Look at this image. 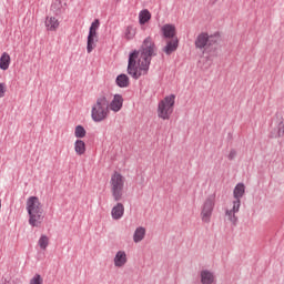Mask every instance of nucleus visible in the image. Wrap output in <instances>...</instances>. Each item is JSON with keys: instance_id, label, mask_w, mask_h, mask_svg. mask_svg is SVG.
Listing matches in <instances>:
<instances>
[{"instance_id": "nucleus-1", "label": "nucleus", "mask_w": 284, "mask_h": 284, "mask_svg": "<svg viewBox=\"0 0 284 284\" xmlns=\"http://www.w3.org/2000/svg\"><path fill=\"white\" fill-rule=\"evenodd\" d=\"M152 57H156V44L152 37H148L143 40L139 51L134 50L129 54L128 74L135 81L148 74Z\"/></svg>"}, {"instance_id": "nucleus-2", "label": "nucleus", "mask_w": 284, "mask_h": 284, "mask_svg": "<svg viewBox=\"0 0 284 284\" xmlns=\"http://www.w3.org/2000/svg\"><path fill=\"white\" fill-rule=\"evenodd\" d=\"M27 212L29 214V225L31 227H41V223H43V205L39 201L37 196H30L27 200Z\"/></svg>"}, {"instance_id": "nucleus-3", "label": "nucleus", "mask_w": 284, "mask_h": 284, "mask_svg": "<svg viewBox=\"0 0 284 284\" xmlns=\"http://www.w3.org/2000/svg\"><path fill=\"white\" fill-rule=\"evenodd\" d=\"M110 114V101L104 95L97 99L91 109V118L94 123L105 121Z\"/></svg>"}, {"instance_id": "nucleus-4", "label": "nucleus", "mask_w": 284, "mask_h": 284, "mask_svg": "<svg viewBox=\"0 0 284 284\" xmlns=\"http://www.w3.org/2000/svg\"><path fill=\"white\" fill-rule=\"evenodd\" d=\"M221 41V34L219 32L214 34H207V32L200 33L195 39V48L197 50H210V48L219 44Z\"/></svg>"}, {"instance_id": "nucleus-5", "label": "nucleus", "mask_w": 284, "mask_h": 284, "mask_svg": "<svg viewBox=\"0 0 284 284\" xmlns=\"http://www.w3.org/2000/svg\"><path fill=\"white\" fill-rule=\"evenodd\" d=\"M175 99L176 95L171 94L169 97H165L162 101H160L158 105V116L160 119H163L164 121H168V119H170L172 112H174Z\"/></svg>"}, {"instance_id": "nucleus-6", "label": "nucleus", "mask_w": 284, "mask_h": 284, "mask_svg": "<svg viewBox=\"0 0 284 284\" xmlns=\"http://www.w3.org/2000/svg\"><path fill=\"white\" fill-rule=\"evenodd\" d=\"M111 193L114 201L119 202L123 199V187H125V178L121 173L115 172L110 180Z\"/></svg>"}, {"instance_id": "nucleus-7", "label": "nucleus", "mask_w": 284, "mask_h": 284, "mask_svg": "<svg viewBox=\"0 0 284 284\" xmlns=\"http://www.w3.org/2000/svg\"><path fill=\"white\" fill-rule=\"evenodd\" d=\"M215 201V194L209 195L207 199L205 200L201 211V219L203 223H210L212 219V212H214Z\"/></svg>"}, {"instance_id": "nucleus-8", "label": "nucleus", "mask_w": 284, "mask_h": 284, "mask_svg": "<svg viewBox=\"0 0 284 284\" xmlns=\"http://www.w3.org/2000/svg\"><path fill=\"white\" fill-rule=\"evenodd\" d=\"M99 19H95L89 29V36H88V42H87V52L90 54L97 48V44L94 43V38L97 37V30H99Z\"/></svg>"}, {"instance_id": "nucleus-9", "label": "nucleus", "mask_w": 284, "mask_h": 284, "mask_svg": "<svg viewBox=\"0 0 284 284\" xmlns=\"http://www.w3.org/2000/svg\"><path fill=\"white\" fill-rule=\"evenodd\" d=\"M121 108H123V95L115 94L113 100L109 103V110H112V112H121Z\"/></svg>"}, {"instance_id": "nucleus-10", "label": "nucleus", "mask_w": 284, "mask_h": 284, "mask_svg": "<svg viewBox=\"0 0 284 284\" xmlns=\"http://www.w3.org/2000/svg\"><path fill=\"white\" fill-rule=\"evenodd\" d=\"M162 32H163V37L164 39H178L176 38V27H174V24H164L162 27Z\"/></svg>"}, {"instance_id": "nucleus-11", "label": "nucleus", "mask_w": 284, "mask_h": 284, "mask_svg": "<svg viewBox=\"0 0 284 284\" xmlns=\"http://www.w3.org/2000/svg\"><path fill=\"white\" fill-rule=\"evenodd\" d=\"M271 139H282L284 136V121L283 118H280L276 128L271 131Z\"/></svg>"}, {"instance_id": "nucleus-12", "label": "nucleus", "mask_w": 284, "mask_h": 284, "mask_svg": "<svg viewBox=\"0 0 284 284\" xmlns=\"http://www.w3.org/2000/svg\"><path fill=\"white\" fill-rule=\"evenodd\" d=\"M123 214H125V206H123L122 203H118L115 206H113L111 215L114 221L123 219Z\"/></svg>"}, {"instance_id": "nucleus-13", "label": "nucleus", "mask_w": 284, "mask_h": 284, "mask_svg": "<svg viewBox=\"0 0 284 284\" xmlns=\"http://www.w3.org/2000/svg\"><path fill=\"white\" fill-rule=\"evenodd\" d=\"M113 262L115 267H123L125 263H128V254H125V251H118Z\"/></svg>"}, {"instance_id": "nucleus-14", "label": "nucleus", "mask_w": 284, "mask_h": 284, "mask_svg": "<svg viewBox=\"0 0 284 284\" xmlns=\"http://www.w3.org/2000/svg\"><path fill=\"white\" fill-rule=\"evenodd\" d=\"M179 49V38H173V40H169L166 45L162 49L168 55L172 54V52H176Z\"/></svg>"}, {"instance_id": "nucleus-15", "label": "nucleus", "mask_w": 284, "mask_h": 284, "mask_svg": "<svg viewBox=\"0 0 284 284\" xmlns=\"http://www.w3.org/2000/svg\"><path fill=\"white\" fill-rule=\"evenodd\" d=\"M201 283L202 284H212L214 283V273L210 272L209 270L201 271Z\"/></svg>"}, {"instance_id": "nucleus-16", "label": "nucleus", "mask_w": 284, "mask_h": 284, "mask_svg": "<svg viewBox=\"0 0 284 284\" xmlns=\"http://www.w3.org/2000/svg\"><path fill=\"white\" fill-rule=\"evenodd\" d=\"M45 28L50 32L57 31V29L59 28V20L57 18H54V17H47V19H45Z\"/></svg>"}, {"instance_id": "nucleus-17", "label": "nucleus", "mask_w": 284, "mask_h": 284, "mask_svg": "<svg viewBox=\"0 0 284 284\" xmlns=\"http://www.w3.org/2000/svg\"><path fill=\"white\" fill-rule=\"evenodd\" d=\"M115 83L118 88H129L130 87V78L125 73H121L116 77Z\"/></svg>"}, {"instance_id": "nucleus-18", "label": "nucleus", "mask_w": 284, "mask_h": 284, "mask_svg": "<svg viewBox=\"0 0 284 284\" xmlns=\"http://www.w3.org/2000/svg\"><path fill=\"white\" fill-rule=\"evenodd\" d=\"M152 19V13L148 9L140 11L139 13V23L140 26H145L148 21Z\"/></svg>"}, {"instance_id": "nucleus-19", "label": "nucleus", "mask_w": 284, "mask_h": 284, "mask_svg": "<svg viewBox=\"0 0 284 284\" xmlns=\"http://www.w3.org/2000/svg\"><path fill=\"white\" fill-rule=\"evenodd\" d=\"M145 239V227L139 226L135 229L133 234L134 243H141Z\"/></svg>"}, {"instance_id": "nucleus-20", "label": "nucleus", "mask_w": 284, "mask_h": 284, "mask_svg": "<svg viewBox=\"0 0 284 284\" xmlns=\"http://www.w3.org/2000/svg\"><path fill=\"white\" fill-rule=\"evenodd\" d=\"M244 195H245V184L243 183L236 184L233 191L234 199L241 200L243 199Z\"/></svg>"}, {"instance_id": "nucleus-21", "label": "nucleus", "mask_w": 284, "mask_h": 284, "mask_svg": "<svg viewBox=\"0 0 284 284\" xmlns=\"http://www.w3.org/2000/svg\"><path fill=\"white\" fill-rule=\"evenodd\" d=\"M10 68V54L3 52L0 58V70H8Z\"/></svg>"}, {"instance_id": "nucleus-22", "label": "nucleus", "mask_w": 284, "mask_h": 284, "mask_svg": "<svg viewBox=\"0 0 284 284\" xmlns=\"http://www.w3.org/2000/svg\"><path fill=\"white\" fill-rule=\"evenodd\" d=\"M74 150L79 156H83V154H85V142H83V140H77L74 143Z\"/></svg>"}, {"instance_id": "nucleus-23", "label": "nucleus", "mask_w": 284, "mask_h": 284, "mask_svg": "<svg viewBox=\"0 0 284 284\" xmlns=\"http://www.w3.org/2000/svg\"><path fill=\"white\" fill-rule=\"evenodd\" d=\"M225 216L227 219V221H230V223H232V225L236 226L239 223V217L236 216V212L232 211V210H226L225 211Z\"/></svg>"}, {"instance_id": "nucleus-24", "label": "nucleus", "mask_w": 284, "mask_h": 284, "mask_svg": "<svg viewBox=\"0 0 284 284\" xmlns=\"http://www.w3.org/2000/svg\"><path fill=\"white\" fill-rule=\"evenodd\" d=\"M38 245L40 250H48V245H50V237H48V235H41L38 241Z\"/></svg>"}, {"instance_id": "nucleus-25", "label": "nucleus", "mask_w": 284, "mask_h": 284, "mask_svg": "<svg viewBox=\"0 0 284 284\" xmlns=\"http://www.w3.org/2000/svg\"><path fill=\"white\" fill-rule=\"evenodd\" d=\"M124 37L128 39V41L132 40L134 37H136V28L132 26L126 27Z\"/></svg>"}, {"instance_id": "nucleus-26", "label": "nucleus", "mask_w": 284, "mask_h": 284, "mask_svg": "<svg viewBox=\"0 0 284 284\" xmlns=\"http://www.w3.org/2000/svg\"><path fill=\"white\" fill-rule=\"evenodd\" d=\"M85 134H87V132H85V128H83V125L75 126L74 136L77 139H83L85 136Z\"/></svg>"}, {"instance_id": "nucleus-27", "label": "nucleus", "mask_w": 284, "mask_h": 284, "mask_svg": "<svg viewBox=\"0 0 284 284\" xmlns=\"http://www.w3.org/2000/svg\"><path fill=\"white\" fill-rule=\"evenodd\" d=\"M241 210V200L235 199L233 201V207L231 209V211L235 212L239 214V211Z\"/></svg>"}, {"instance_id": "nucleus-28", "label": "nucleus", "mask_w": 284, "mask_h": 284, "mask_svg": "<svg viewBox=\"0 0 284 284\" xmlns=\"http://www.w3.org/2000/svg\"><path fill=\"white\" fill-rule=\"evenodd\" d=\"M29 284H43V277H41L39 274H36L31 280Z\"/></svg>"}, {"instance_id": "nucleus-29", "label": "nucleus", "mask_w": 284, "mask_h": 284, "mask_svg": "<svg viewBox=\"0 0 284 284\" xmlns=\"http://www.w3.org/2000/svg\"><path fill=\"white\" fill-rule=\"evenodd\" d=\"M229 161H234L236 159V150H231L227 155Z\"/></svg>"}, {"instance_id": "nucleus-30", "label": "nucleus", "mask_w": 284, "mask_h": 284, "mask_svg": "<svg viewBox=\"0 0 284 284\" xmlns=\"http://www.w3.org/2000/svg\"><path fill=\"white\" fill-rule=\"evenodd\" d=\"M6 97V83H0V99Z\"/></svg>"}]
</instances>
